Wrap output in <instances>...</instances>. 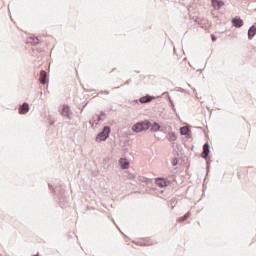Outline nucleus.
Returning <instances> with one entry per match:
<instances>
[{
  "instance_id": "18",
  "label": "nucleus",
  "mask_w": 256,
  "mask_h": 256,
  "mask_svg": "<svg viewBox=\"0 0 256 256\" xmlns=\"http://www.w3.org/2000/svg\"><path fill=\"white\" fill-rule=\"evenodd\" d=\"M66 113H69V108L68 107H66Z\"/></svg>"
},
{
  "instance_id": "9",
  "label": "nucleus",
  "mask_w": 256,
  "mask_h": 256,
  "mask_svg": "<svg viewBox=\"0 0 256 256\" xmlns=\"http://www.w3.org/2000/svg\"><path fill=\"white\" fill-rule=\"evenodd\" d=\"M202 157L204 159H207V157H209V143L204 144L203 152H202Z\"/></svg>"
},
{
  "instance_id": "11",
  "label": "nucleus",
  "mask_w": 256,
  "mask_h": 256,
  "mask_svg": "<svg viewBox=\"0 0 256 256\" xmlns=\"http://www.w3.org/2000/svg\"><path fill=\"white\" fill-rule=\"evenodd\" d=\"M256 35V27L252 26L249 30H248V37L249 39H253V36Z\"/></svg>"
},
{
  "instance_id": "15",
  "label": "nucleus",
  "mask_w": 256,
  "mask_h": 256,
  "mask_svg": "<svg viewBox=\"0 0 256 256\" xmlns=\"http://www.w3.org/2000/svg\"><path fill=\"white\" fill-rule=\"evenodd\" d=\"M159 129H161V126H159V124L154 123V124L152 125V131H159Z\"/></svg>"
},
{
  "instance_id": "14",
  "label": "nucleus",
  "mask_w": 256,
  "mask_h": 256,
  "mask_svg": "<svg viewBox=\"0 0 256 256\" xmlns=\"http://www.w3.org/2000/svg\"><path fill=\"white\" fill-rule=\"evenodd\" d=\"M180 135H189V127H187V126L181 127Z\"/></svg>"
},
{
  "instance_id": "12",
  "label": "nucleus",
  "mask_w": 256,
  "mask_h": 256,
  "mask_svg": "<svg viewBox=\"0 0 256 256\" xmlns=\"http://www.w3.org/2000/svg\"><path fill=\"white\" fill-rule=\"evenodd\" d=\"M153 101V97L151 96H144L140 98V103H151Z\"/></svg>"
},
{
  "instance_id": "19",
  "label": "nucleus",
  "mask_w": 256,
  "mask_h": 256,
  "mask_svg": "<svg viewBox=\"0 0 256 256\" xmlns=\"http://www.w3.org/2000/svg\"><path fill=\"white\" fill-rule=\"evenodd\" d=\"M65 111V107L62 108V113Z\"/></svg>"
},
{
  "instance_id": "17",
  "label": "nucleus",
  "mask_w": 256,
  "mask_h": 256,
  "mask_svg": "<svg viewBox=\"0 0 256 256\" xmlns=\"http://www.w3.org/2000/svg\"><path fill=\"white\" fill-rule=\"evenodd\" d=\"M211 37H212V41L214 42L217 41V37H215V35L212 34Z\"/></svg>"
},
{
  "instance_id": "6",
  "label": "nucleus",
  "mask_w": 256,
  "mask_h": 256,
  "mask_svg": "<svg viewBox=\"0 0 256 256\" xmlns=\"http://www.w3.org/2000/svg\"><path fill=\"white\" fill-rule=\"evenodd\" d=\"M39 81L40 83H42V85H45V83H47V72H45V70L40 71Z\"/></svg>"
},
{
  "instance_id": "5",
  "label": "nucleus",
  "mask_w": 256,
  "mask_h": 256,
  "mask_svg": "<svg viewBox=\"0 0 256 256\" xmlns=\"http://www.w3.org/2000/svg\"><path fill=\"white\" fill-rule=\"evenodd\" d=\"M232 25L234 27H243V20L240 17H235L232 19Z\"/></svg>"
},
{
  "instance_id": "13",
  "label": "nucleus",
  "mask_w": 256,
  "mask_h": 256,
  "mask_svg": "<svg viewBox=\"0 0 256 256\" xmlns=\"http://www.w3.org/2000/svg\"><path fill=\"white\" fill-rule=\"evenodd\" d=\"M167 139L168 141H177V135L175 134V132H169L167 134Z\"/></svg>"
},
{
  "instance_id": "10",
  "label": "nucleus",
  "mask_w": 256,
  "mask_h": 256,
  "mask_svg": "<svg viewBox=\"0 0 256 256\" xmlns=\"http://www.w3.org/2000/svg\"><path fill=\"white\" fill-rule=\"evenodd\" d=\"M28 43H30L31 45H39V39L35 36H30L27 39Z\"/></svg>"
},
{
  "instance_id": "7",
  "label": "nucleus",
  "mask_w": 256,
  "mask_h": 256,
  "mask_svg": "<svg viewBox=\"0 0 256 256\" xmlns=\"http://www.w3.org/2000/svg\"><path fill=\"white\" fill-rule=\"evenodd\" d=\"M225 5V3L222 0H212V6L214 9H220Z\"/></svg>"
},
{
  "instance_id": "16",
  "label": "nucleus",
  "mask_w": 256,
  "mask_h": 256,
  "mask_svg": "<svg viewBox=\"0 0 256 256\" xmlns=\"http://www.w3.org/2000/svg\"><path fill=\"white\" fill-rule=\"evenodd\" d=\"M187 217H189V214H185L184 216L179 218V221H185V219H187Z\"/></svg>"
},
{
  "instance_id": "20",
  "label": "nucleus",
  "mask_w": 256,
  "mask_h": 256,
  "mask_svg": "<svg viewBox=\"0 0 256 256\" xmlns=\"http://www.w3.org/2000/svg\"><path fill=\"white\" fill-rule=\"evenodd\" d=\"M67 115H68V118L71 119V116L69 114H67Z\"/></svg>"
},
{
  "instance_id": "3",
  "label": "nucleus",
  "mask_w": 256,
  "mask_h": 256,
  "mask_svg": "<svg viewBox=\"0 0 256 256\" xmlns=\"http://www.w3.org/2000/svg\"><path fill=\"white\" fill-rule=\"evenodd\" d=\"M155 183L158 185V187H168L169 185V181L163 178H156Z\"/></svg>"
},
{
  "instance_id": "2",
  "label": "nucleus",
  "mask_w": 256,
  "mask_h": 256,
  "mask_svg": "<svg viewBox=\"0 0 256 256\" xmlns=\"http://www.w3.org/2000/svg\"><path fill=\"white\" fill-rule=\"evenodd\" d=\"M109 133H111V128H109V126H105L103 128V131L100 132L97 136H96V141L97 143H101V141H105L107 139V137H109Z\"/></svg>"
},
{
  "instance_id": "8",
  "label": "nucleus",
  "mask_w": 256,
  "mask_h": 256,
  "mask_svg": "<svg viewBox=\"0 0 256 256\" xmlns=\"http://www.w3.org/2000/svg\"><path fill=\"white\" fill-rule=\"evenodd\" d=\"M119 164L122 169H129V160H127L126 158H121L119 160Z\"/></svg>"
},
{
  "instance_id": "4",
  "label": "nucleus",
  "mask_w": 256,
  "mask_h": 256,
  "mask_svg": "<svg viewBox=\"0 0 256 256\" xmlns=\"http://www.w3.org/2000/svg\"><path fill=\"white\" fill-rule=\"evenodd\" d=\"M19 113L20 115H26V113H29V104L23 103V105L19 107Z\"/></svg>"
},
{
  "instance_id": "1",
  "label": "nucleus",
  "mask_w": 256,
  "mask_h": 256,
  "mask_svg": "<svg viewBox=\"0 0 256 256\" xmlns=\"http://www.w3.org/2000/svg\"><path fill=\"white\" fill-rule=\"evenodd\" d=\"M151 127V124L147 121L139 122L132 126V131H135L136 133H141V131H147Z\"/></svg>"
}]
</instances>
